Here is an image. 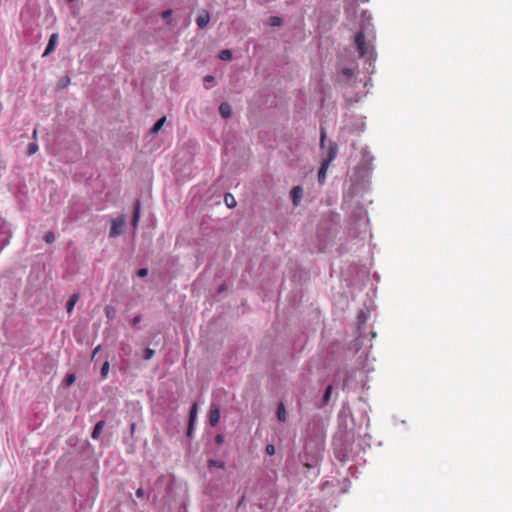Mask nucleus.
Returning a JSON list of instances; mask_svg holds the SVG:
<instances>
[{
	"label": "nucleus",
	"instance_id": "f8f14e48",
	"mask_svg": "<svg viewBox=\"0 0 512 512\" xmlns=\"http://www.w3.org/2000/svg\"><path fill=\"white\" fill-rule=\"evenodd\" d=\"M224 202L229 208H233L236 206V200L234 196L230 193L225 194L224 196Z\"/></svg>",
	"mask_w": 512,
	"mask_h": 512
},
{
	"label": "nucleus",
	"instance_id": "c85d7f7f",
	"mask_svg": "<svg viewBox=\"0 0 512 512\" xmlns=\"http://www.w3.org/2000/svg\"><path fill=\"white\" fill-rule=\"evenodd\" d=\"M215 442L218 444V445H221L223 444L224 442V436L222 434H217L216 437H215Z\"/></svg>",
	"mask_w": 512,
	"mask_h": 512
},
{
	"label": "nucleus",
	"instance_id": "ea45409f",
	"mask_svg": "<svg viewBox=\"0 0 512 512\" xmlns=\"http://www.w3.org/2000/svg\"><path fill=\"white\" fill-rule=\"evenodd\" d=\"M135 429V424L131 425V430L133 431Z\"/></svg>",
	"mask_w": 512,
	"mask_h": 512
},
{
	"label": "nucleus",
	"instance_id": "0eeeda50",
	"mask_svg": "<svg viewBox=\"0 0 512 512\" xmlns=\"http://www.w3.org/2000/svg\"><path fill=\"white\" fill-rule=\"evenodd\" d=\"M210 21V15L207 11L203 10L197 17L196 23L199 28H204Z\"/></svg>",
	"mask_w": 512,
	"mask_h": 512
},
{
	"label": "nucleus",
	"instance_id": "393cba45",
	"mask_svg": "<svg viewBox=\"0 0 512 512\" xmlns=\"http://www.w3.org/2000/svg\"><path fill=\"white\" fill-rule=\"evenodd\" d=\"M75 379H76V377H75L74 374H69V375L66 376L65 382H66L67 385H71V384H73L75 382Z\"/></svg>",
	"mask_w": 512,
	"mask_h": 512
},
{
	"label": "nucleus",
	"instance_id": "72a5a7b5",
	"mask_svg": "<svg viewBox=\"0 0 512 512\" xmlns=\"http://www.w3.org/2000/svg\"><path fill=\"white\" fill-rule=\"evenodd\" d=\"M103 426H104V421H98V435L101 433Z\"/></svg>",
	"mask_w": 512,
	"mask_h": 512
},
{
	"label": "nucleus",
	"instance_id": "cd10ccee",
	"mask_svg": "<svg viewBox=\"0 0 512 512\" xmlns=\"http://www.w3.org/2000/svg\"><path fill=\"white\" fill-rule=\"evenodd\" d=\"M69 82H70L69 78L61 79L58 86L60 88H65L69 84Z\"/></svg>",
	"mask_w": 512,
	"mask_h": 512
},
{
	"label": "nucleus",
	"instance_id": "a878e982",
	"mask_svg": "<svg viewBox=\"0 0 512 512\" xmlns=\"http://www.w3.org/2000/svg\"><path fill=\"white\" fill-rule=\"evenodd\" d=\"M265 450H266V453H267L269 456H272V455H274V454H275V447H274V445H272V444H268V445L266 446Z\"/></svg>",
	"mask_w": 512,
	"mask_h": 512
},
{
	"label": "nucleus",
	"instance_id": "6ab92c4d",
	"mask_svg": "<svg viewBox=\"0 0 512 512\" xmlns=\"http://www.w3.org/2000/svg\"><path fill=\"white\" fill-rule=\"evenodd\" d=\"M44 240L48 244L53 243L55 241L54 233L52 231L47 232L44 236Z\"/></svg>",
	"mask_w": 512,
	"mask_h": 512
},
{
	"label": "nucleus",
	"instance_id": "423d86ee",
	"mask_svg": "<svg viewBox=\"0 0 512 512\" xmlns=\"http://www.w3.org/2000/svg\"><path fill=\"white\" fill-rule=\"evenodd\" d=\"M338 152V146L336 143L331 142L327 148L326 151V159L324 162H328V164H331V162L335 159Z\"/></svg>",
	"mask_w": 512,
	"mask_h": 512
},
{
	"label": "nucleus",
	"instance_id": "4be33fe9",
	"mask_svg": "<svg viewBox=\"0 0 512 512\" xmlns=\"http://www.w3.org/2000/svg\"><path fill=\"white\" fill-rule=\"evenodd\" d=\"M154 353L155 352H154L153 349H150V348L145 349V351H144V359L145 360L151 359L154 356Z\"/></svg>",
	"mask_w": 512,
	"mask_h": 512
},
{
	"label": "nucleus",
	"instance_id": "ddd939ff",
	"mask_svg": "<svg viewBox=\"0 0 512 512\" xmlns=\"http://www.w3.org/2000/svg\"><path fill=\"white\" fill-rule=\"evenodd\" d=\"M277 418L281 422H285L286 421V410H285V407H284V405L282 403L278 406Z\"/></svg>",
	"mask_w": 512,
	"mask_h": 512
},
{
	"label": "nucleus",
	"instance_id": "39448f33",
	"mask_svg": "<svg viewBox=\"0 0 512 512\" xmlns=\"http://www.w3.org/2000/svg\"><path fill=\"white\" fill-rule=\"evenodd\" d=\"M57 42H58V34L57 33H53L50 36V39L48 41V44H47V46L45 48V51H44L42 56L43 57H47L48 55H50L54 51V49H55V47L57 45Z\"/></svg>",
	"mask_w": 512,
	"mask_h": 512
},
{
	"label": "nucleus",
	"instance_id": "4468645a",
	"mask_svg": "<svg viewBox=\"0 0 512 512\" xmlns=\"http://www.w3.org/2000/svg\"><path fill=\"white\" fill-rule=\"evenodd\" d=\"M77 300H78V295H76V294H74V295L70 298V300H69V301H68V303H67V307H66V308H67V312H68V313H71V312H72V310L74 309V306H75V304H76Z\"/></svg>",
	"mask_w": 512,
	"mask_h": 512
},
{
	"label": "nucleus",
	"instance_id": "6e6552de",
	"mask_svg": "<svg viewBox=\"0 0 512 512\" xmlns=\"http://www.w3.org/2000/svg\"><path fill=\"white\" fill-rule=\"evenodd\" d=\"M329 166H330V164H328V162H324V161L322 162L321 167L318 172V182L320 184H323L325 182L326 173H327Z\"/></svg>",
	"mask_w": 512,
	"mask_h": 512
},
{
	"label": "nucleus",
	"instance_id": "20e7f679",
	"mask_svg": "<svg viewBox=\"0 0 512 512\" xmlns=\"http://www.w3.org/2000/svg\"><path fill=\"white\" fill-rule=\"evenodd\" d=\"M291 200L294 206H298L303 198V188L295 186L290 192Z\"/></svg>",
	"mask_w": 512,
	"mask_h": 512
},
{
	"label": "nucleus",
	"instance_id": "aec40b11",
	"mask_svg": "<svg viewBox=\"0 0 512 512\" xmlns=\"http://www.w3.org/2000/svg\"><path fill=\"white\" fill-rule=\"evenodd\" d=\"M282 24V19L279 17H271L270 18V25L271 26H280Z\"/></svg>",
	"mask_w": 512,
	"mask_h": 512
},
{
	"label": "nucleus",
	"instance_id": "9b49d317",
	"mask_svg": "<svg viewBox=\"0 0 512 512\" xmlns=\"http://www.w3.org/2000/svg\"><path fill=\"white\" fill-rule=\"evenodd\" d=\"M166 122V116L161 117L151 128L150 132L152 134H157L163 127L164 123Z\"/></svg>",
	"mask_w": 512,
	"mask_h": 512
},
{
	"label": "nucleus",
	"instance_id": "f3484780",
	"mask_svg": "<svg viewBox=\"0 0 512 512\" xmlns=\"http://www.w3.org/2000/svg\"><path fill=\"white\" fill-rule=\"evenodd\" d=\"M196 415H197V404L194 403L191 407L190 414H189V422H191V424H194Z\"/></svg>",
	"mask_w": 512,
	"mask_h": 512
},
{
	"label": "nucleus",
	"instance_id": "412c9836",
	"mask_svg": "<svg viewBox=\"0 0 512 512\" xmlns=\"http://www.w3.org/2000/svg\"><path fill=\"white\" fill-rule=\"evenodd\" d=\"M325 141H326V131L324 128L321 129L320 133V146L321 148L325 147Z\"/></svg>",
	"mask_w": 512,
	"mask_h": 512
},
{
	"label": "nucleus",
	"instance_id": "f257e3e1",
	"mask_svg": "<svg viewBox=\"0 0 512 512\" xmlns=\"http://www.w3.org/2000/svg\"><path fill=\"white\" fill-rule=\"evenodd\" d=\"M126 218L124 215H120L111 221L110 237H117L124 232Z\"/></svg>",
	"mask_w": 512,
	"mask_h": 512
},
{
	"label": "nucleus",
	"instance_id": "4c0bfd02",
	"mask_svg": "<svg viewBox=\"0 0 512 512\" xmlns=\"http://www.w3.org/2000/svg\"><path fill=\"white\" fill-rule=\"evenodd\" d=\"M32 137L34 140H37V129H34Z\"/></svg>",
	"mask_w": 512,
	"mask_h": 512
},
{
	"label": "nucleus",
	"instance_id": "473e14b6",
	"mask_svg": "<svg viewBox=\"0 0 512 512\" xmlns=\"http://www.w3.org/2000/svg\"><path fill=\"white\" fill-rule=\"evenodd\" d=\"M172 11L171 10H166L162 13V17L163 18H168L170 15H171Z\"/></svg>",
	"mask_w": 512,
	"mask_h": 512
},
{
	"label": "nucleus",
	"instance_id": "2eb2a0df",
	"mask_svg": "<svg viewBox=\"0 0 512 512\" xmlns=\"http://www.w3.org/2000/svg\"><path fill=\"white\" fill-rule=\"evenodd\" d=\"M221 60L229 61L232 59V52L228 49L222 50L219 54Z\"/></svg>",
	"mask_w": 512,
	"mask_h": 512
},
{
	"label": "nucleus",
	"instance_id": "7ed1b4c3",
	"mask_svg": "<svg viewBox=\"0 0 512 512\" xmlns=\"http://www.w3.org/2000/svg\"><path fill=\"white\" fill-rule=\"evenodd\" d=\"M220 421V409L217 404H211L209 411V423L211 426H216Z\"/></svg>",
	"mask_w": 512,
	"mask_h": 512
},
{
	"label": "nucleus",
	"instance_id": "7c9ffc66",
	"mask_svg": "<svg viewBox=\"0 0 512 512\" xmlns=\"http://www.w3.org/2000/svg\"><path fill=\"white\" fill-rule=\"evenodd\" d=\"M136 496L141 498L144 496V490L142 488H139L136 490Z\"/></svg>",
	"mask_w": 512,
	"mask_h": 512
},
{
	"label": "nucleus",
	"instance_id": "f03ea898",
	"mask_svg": "<svg viewBox=\"0 0 512 512\" xmlns=\"http://www.w3.org/2000/svg\"><path fill=\"white\" fill-rule=\"evenodd\" d=\"M355 45L360 52L361 56H364L367 53V46L365 42V35L362 31L358 32L355 35Z\"/></svg>",
	"mask_w": 512,
	"mask_h": 512
},
{
	"label": "nucleus",
	"instance_id": "9d476101",
	"mask_svg": "<svg viewBox=\"0 0 512 512\" xmlns=\"http://www.w3.org/2000/svg\"><path fill=\"white\" fill-rule=\"evenodd\" d=\"M219 112L223 118H228L232 114L231 106L228 103H222L219 106Z\"/></svg>",
	"mask_w": 512,
	"mask_h": 512
},
{
	"label": "nucleus",
	"instance_id": "e433bc0d",
	"mask_svg": "<svg viewBox=\"0 0 512 512\" xmlns=\"http://www.w3.org/2000/svg\"><path fill=\"white\" fill-rule=\"evenodd\" d=\"M139 321H140V316H136V317H134V319H133V325H136L137 323H139Z\"/></svg>",
	"mask_w": 512,
	"mask_h": 512
},
{
	"label": "nucleus",
	"instance_id": "bb28decb",
	"mask_svg": "<svg viewBox=\"0 0 512 512\" xmlns=\"http://www.w3.org/2000/svg\"><path fill=\"white\" fill-rule=\"evenodd\" d=\"M137 275L139 277H146L148 275V269L147 268H141L137 271Z\"/></svg>",
	"mask_w": 512,
	"mask_h": 512
},
{
	"label": "nucleus",
	"instance_id": "a211bd4d",
	"mask_svg": "<svg viewBox=\"0 0 512 512\" xmlns=\"http://www.w3.org/2000/svg\"><path fill=\"white\" fill-rule=\"evenodd\" d=\"M38 149H39V146H38V144L36 142L30 143L28 145L27 153H28V155H33V154H35L38 151Z\"/></svg>",
	"mask_w": 512,
	"mask_h": 512
},
{
	"label": "nucleus",
	"instance_id": "5701e85b",
	"mask_svg": "<svg viewBox=\"0 0 512 512\" xmlns=\"http://www.w3.org/2000/svg\"><path fill=\"white\" fill-rule=\"evenodd\" d=\"M109 372V362H105L101 367V374L102 376L106 377Z\"/></svg>",
	"mask_w": 512,
	"mask_h": 512
},
{
	"label": "nucleus",
	"instance_id": "2f4dec72",
	"mask_svg": "<svg viewBox=\"0 0 512 512\" xmlns=\"http://www.w3.org/2000/svg\"><path fill=\"white\" fill-rule=\"evenodd\" d=\"M106 313H107V316L108 317H111L112 316V313H114V309L111 308V307H107L106 308Z\"/></svg>",
	"mask_w": 512,
	"mask_h": 512
},
{
	"label": "nucleus",
	"instance_id": "c756f323",
	"mask_svg": "<svg viewBox=\"0 0 512 512\" xmlns=\"http://www.w3.org/2000/svg\"><path fill=\"white\" fill-rule=\"evenodd\" d=\"M193 425H194V424H191V422H189V426H188V430H187V435H188L189 437H191V435H192V432H193Z\"/></svg>",
	"mask_w": 512,
	"mask_h": 512
},
{
	"label": "nucleus",
	"instance_id": "1a4fd4ad",
	"mask_svg": "<svg viewBox=\"0 0 512 512\" xmlns=\"http://www.w3.org/2000/svg\"><path fill=\"white\" fill-rule=\"evenodd\" d=\"M139 219H140V202L137 200L134 204L133 217H132V225L134 228L137 227Z\"/></svg>",
	"mask_w": 512,
	"mask_h": 512
},
{
	"label": "nucleus",
	"instance_id": "c9c22d12",
	"mask_svg": "<svg viewBox=\"0 0 512 512\" xmlns=\"http://www.w3.org/2000/svg\"><path fill=\"white\" fill-rule=\"evenodd\" d=\"M214 80V77L212 75H206L204 78L205 82H212Z\"/></svg>",
	"mask_w": 512,
	"mask_h": 512
},
{
	"label": "nucleus",
	"instance_id": "dca6fc26",
	"mask_svg": "<svg viewBox=\"0 0 512 512\" xmlns=\"http://www.w3.org/2000/svg\"><path fill=\"white\" fill-rule=\"evenodd\" d=\"M207 464H208L209 468H213V467L224 468V465H225L223 461L213 460V459L208 460Z\"/></svg>",
	"mask_w": 512,
	"mask_h": 512
},
{
	"label": "nucleus",
	"instance_id": "b1692460",
	"mask_svg": "<svg viewBox=\"0 0 512 512\" xmlns=\"http://www.w3.org/2000/svg\"><path fill=\"white\" fill-rule=\"evenodd\" d=\"M331 391H332V386H328L325 390V393H324V396H323V401L324 402H327L330 398V395H331Z\"/></svg>",
	"mask_w": 512,
	"mask_h": 512
},
{
	"label": "nucleus",
	"instance_id": "58836bf2",
	"mask_svg": "<svg viewBox=\"0 0 512 512\" xmlns=\"http://www.w3.org/2000/svg\"><path fill=\"white\" fill-rule=\"evenodd\" d=\"M91 356L92 359L96 357V348L92 350Z\"/></svg>",
	"mask_w": 512,
	"mask_h": 512
},
{
	"label": "nucleus",
	"instance_id": "f704fd0d",
	"mask_svg": "<svg viewBox=\"0 0 512 512\" xmlns=\"http://www.w3.org/2000/svg\"><path fill=\"white\" fill-rule=\"evenodd\" d=\"M97 433H96V425L91 430V437L93 439H96Z\"/></svg>",
	"mask_w": 512,
	"mask_h": 512
}]
</instances>
